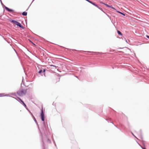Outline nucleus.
I'll use <instances>...</instances> for the list:
<instances>
[{
	"instance_id": "473e14b6",
	"label": "nucleus",
	"mask_w": 149,
	"mask_h": 149,
	"mask_svg": "<svg viewBox=\"0 0 149 149\" xmlns=\"http://www.w3.org/2000/svg\"><path fill=\"white\" fill-rule=\"evenodd\" d=\"M137 142V143H138V144L140 146V147H141V146H142L140 144H139Z\"/></svg>"
},
{
	"instance_id": "39448f33",
	"label": "nucleus",
	"mask_w": 149,
	"mask_h": 149,
	"mask_svg": "<svg viewBox=\"0 0 149 149\" xmlns=\"http://www.w3.org/2000/svg\"><path fill=\"white\" fill-rule=\"evenodd\" d=\"M92 4L94 5L95 6L97 7V8H98L99 9L101 10L109 18L111 17L110 16H109V15H108L105 12H104L102 9V8L100 7L97 5L95 2H93L92 3Z\"/></svg>"
},
{
	"instance_id": "72a5a7b5",
	"label": "nucleus",
	"mask_w": 149,
	"mask_h": 149,
	"mask_svg": "<svg viewBox=\"0 0 149 149\" xmlns=\"http://www.w3.org/2000/svg\"><path fill=\"white\" fill-rule=\"evenodd\" d=\"M54 144L55 146L56 147V149H57V146H56V143H54Z\"/></svg>"
},
{
	"instance_id": "2eb2a0df",
	"label": "nucleus",
	"mask_w": 149,
	"mask_h": 149,
	"mask_svg": "<svg viewBox=\"0 0 149 149\" xmlns=\"http://www.w3.org/2000/svg\"><path fill=\"white\" fill-rule=\"evenodd\" d=\"M117 33H118V34L119 35H121V36L123 34H122V33L120 31H119V30H117Z\"/></svg>"
},
{
	"instance_id": "cd10ccee",
	"label": "nucleus",
	"mask_w": 149,
	"mask_h": 149,
	"mask_svg": "<svg viewBox=\"0 0 149 149\" xmlns=\"http://www.w3.org/2000/svg\"><path fill=\"white\" fill-rule=\"evenodd\" d=\"M51 66H52V67H56V66L55 65H51Z\"/></svg>"
},
{
	"instance_id": "ddd939ff",
	"label": "nucleus",
	"mask_w": 149,
	"mask_h": 149,
	"mask_svg": "<svg viewBox=\"0 0 149 149\" xmlns=\"http://www.w3.org/2000/svg\"><path fill=\"white\" fill-rule=\"evenodd\" d=\"M0 2H1V5L3 7V8H5H5H6V6H5L4 5V4L2 2L1 0H0Z\"/></svg>"
},
{
	"instance_id": "c9c22d12",
	"label": "nucleus",
	"mask_w": 149,
	"mask_h": 149,
	"mask_svg": "<svg viewBox=\"0 0 149 149\" xmlns=\"http://www.w3.org/2000/svg\"><path fill=\"white\" fill-rule=\"evenodd\" d=\"M141 148L142 149H143V148H144L142 146H141Z\"/></svg>"
},
{
	"instance_id": "f03ea898",
	"label": "nucleus",
	"mask_w": 149,
	"mask_h": 149,
	"mask_svg": "<svg viewBox=\"0 0 149 149\" xmlns=\"http://www.w3.org/2000/svg\"><path fill=\"white\" fill-rule=\"evenodd\" d=\"M72 50L73 51H77L80 52H86L90 53H95V54L96 55H98V54H110L109 53H102V52H91V51H82V50L79 51V50H76L74 49H72Z\"/></svg>"
},
{
	"instance_id": "393cba45",
	"label": "nucleus",
	"mask_w": 149,
	"mask_h": 149,
	"mask_svg": "<svg viewBox=\"0 0 149 149\" xmlns=\"http://www.w3.org/2000/svg\"><path fill=\"white\" fill-rule=\"evenodd\" d=\"M100 3H101V4H104H104H105V3H104V2H102V1H100Z\"/></svg>"
},
{
	"instance_id": "2f4dec72",
	"label": "nucleus",
	"mask_w": 149,
	"mask_h": 149,
	"mask_svg": "<svg viewBox=\"0 0 149 149\" xmlns=\"http://www.w3.org/2000/svg\"><path fill=\"white\" fill-rule=\"evenodd\" d=\"M53 141L54 144L55 143V141L54 139H53Z\"/></svg>"
},
{
	"instance_id": "6ab92c4d",
	"label": "nucleus",
	"mask_w": 149,
	"mask_h": 149,
	"mask_svg": "<svg viewBox=\"0 0 149 149\" xmlns=\"http://www.w3.org/2000/svg\"><path fill=\"white\" fill-rule=\"evenodd\" d=\"M29 113H30L31 116L33 118H35V117L33 115V113L31 112L30 111H29Z\"/></svg>"
},
{
	"instance_id": "7ed1b4c3",
	"label": "nucleus",
	"mask_w": 149,
	"mask_h": 149,
	"mask_svg": "<svg viewBox=\"0 0 149 149\" xmlns=\"http://www.w3.org/2000/svg\"><path fill=\"white\" fill-rule=\"evenodd\" d=\"M10 97L13 98H14L17 101H18L22 105H23L25 108L29 112V111H30L29 109H28V107H27L26 105V104L24 103V102L19 97H17V98L19 100H17L15 98L9 96Z\"/></svg>"
},
{
	"instance_id": "9d476101",
	"label": "nucleus",
	"mask_w": 149,
	"mask_h": 149,
	"mask_svg": "<svg viewBox=\"0 0 149 149\" xmlns=\"http://www.w3.org/2000/svg\"><path fill=\"white\" fill-rule=\"evenodd\" d=\"M42 69H40L38 72V73L41 76H42L43 75L42 73Z\"/></svg>"
},
{
	"instance_id": "412c9836",
	"label": "nucleus",
	"mask_w": 149,
	"mask_h": 149,
	"mask_svg": "<svg viewBox=\"0 0 149 149\" xmlns=\"http://www.w3.org/2000/svg\"><path fill=\"white\" fill-rule=\"evenodd\" d=\"M47 142L49 143H51V140L49 138H48L47 139Z\"/></svg>"
},
{
	"instance_id": "e433bc0d",
	"label": "nucleus",
	"mask_w": 149,
	"mask_h": 149,
	"mask_svg": "<svg viewBox=\"0 0 149 149\" xmlns=\"http://www.w3.org/2000/svg\"><path fill=\"white\" fill-rule=\"evenodd\" d=\"M89 109H91V110H92V108H89Z\"/></svg>"
},
{
	"instance_id": "7c9ffc66",
	"label": "nucleus",
	"mask_w": 149,
	"mask_h": 149,
	"mask_svg": "<svg viewBox=\"0 0 149 149\" xmlns=\"http://www.w3.org/2000/svg\"><path fill=\"white\" fill-rule=\"evenodd\" d=\"M132 135L135 137H136V136L134 135V134L132 132Z\"/></svg>"
},
{
	"instance_id": "20e7f679",
	"label": "nucleus",
	"mask_w": 149,
	"mask_h": 149,
	"mask_svg": "<svg viewBox=\"0 0 149 149\" xmlns=\"http://www.w3.org/2000/svg\"><path fill=\"white\" fill-rule=\"evenodd\" d=\"M26 92V90H23L22 89H19V90L17 91V93L19 96H22L25 95Z\"/></svg>"
},
{
	"instance_id": "a211bd4d",
	"label": "nucleus",
	"mask_w": 149,
	"mask_h": 149,
	"mask_svg": "<svg viewBox=\"0 0 149 149\" xmlns=\"http://www.w3.org/2000/svg\"><path fill=\"white\" fill-rule=\"evenodd\" d=\"M106 120H107L108 122L109 123V122H110L111 123H112L113 124V123L112 122H109V120H111V118H109V119H106Z\"/></svg>"
},
{
	"instance_id": "f3484780",
	"label": "nucleus",
	"mask_w": 149,
	"mask_h": 149,
	"mask_svg": "<svg viewBox=\"0 0 149 149\" xmlns=\"http://www.w3.org/2000/svg\"><path fill=\"white\" fill-rule=\"evenodd\" d=\"M3 94L2 93H0V97H3V96H8V94H6L5 95H1Z\"/></svg>"
},
{
	"instance_id": "4be33fe9",
	"label": "nucleus",
	"mask_w": 149,
	"mask_h": 149,
	"mask_svg": "<svg viewBox=\"0 0 149 149\" xmlns=\"http://www.w3.org/2000/svg\"><path fill=\"white\" fill-rule=\"evenodd\" d=\"M104 5H105L107 7H108L109 8H110V7H111V6H110V5H109L108 4H106V3H105Z\"/></svg>"
},
{
	"instance_id": "f8f14e48",
	"label": "nucleus",
	"mask_w": 149,
	"mask_h": 149,
	"mask_svg": "<svg viewBox=\"0 0 149 149\" xmlns=\"http://www.w3.org/2000/svg\"><path fill=\"white\" fill-rule=\"evenodd\" d=\"M116 12L120 14L123 15L125 16V13H122V12H121L120 11H118L117 10H116Z\"/></svg>"
},
{
	"instance_id": "c756f323",
	"label": "nucleus",
	"mask_w": 149,
	"mask_h": 149,
	"mask_svg": "<svg viewBox=\"0 0 149 149\" xmlns=\"http://www.w3.org/2000/svg\"><path fill=\"white\" fill-rule=\"evenodd\" d=\"M140 138H141V139L142 140H143V137H142V136H141Z\"/></svg>"
},
{
	"instance_id": "5701e85b",
	"label": "nucleus",
	"mask_w": 149,
	"mask_h": 149,
	"mask_svg": "<svg viewBox=\"0 0 149 149\" xmlns=\"http://www.w3.org/2000/svg\"><path fill=\"white\" fill-rule=\"evenodd\" d=\"M86 1H88V2H89V3H91V4L93 2L92 1L89 0H86Z\"/></svg>"
},
{
	"instance_id": "aec40b11",
	"label": "nucleus",
	"mask_w": 149,
	"mask_h": 149,
	"mask_svg": "<svg viewBox=\"0 0 149 149\" xmlns=\"http://www.w3.org/2000/svg\"><path fill=\"white\" fill-rule=\"evenodd\" d=\"M11 95H14L15 96H16V93H12L11 94Z\"/></svg>"
},
{
	"instance_id": "f704fd0d",
	"label": "nucleus",
	"mask_w": 149,
	"mask_h": 149,
	"mask_svg": "<svg viewBox=\"0 0 149 149\" xmlns=\"http://www.w3.org/2000/svg\"><path fill=\"white\" fill-rule=\"evenodd\" d=\"M123 48H121V47H119V48H118V49H122Z\"/></svg>"
},
{
	"instance_id": "6e6552de",
	"label": "nucleus",
	"mask_w": 149,
	"mask_h": 149,
	"mask_svg": "<svg viewBox=\"0 0 149 149\" xmlns=\"http://www.w3.org/2000/svg\"><path fill=\"white\" fill-rule=\"evenodd\" d=\"M5 9L7 11H8L10 12H14V10L12 9H11L9 8H8L7 7H6Z\"/></svg>"
},
{
	"instance_id": "4c0bfd02",
	"label": "nucleus",
	"mask_w": 149,
	"mask_h": 149,
	"mask_svg": "<svg viewBox=\"0 0 149 149\" xmlns=\"http://www.w3.org/2000/svg\"><path fill=\"white\" fill-rule=\"evenodd\" d=\"M114 126L116 127V126L115 125H114Z\"/></svg>"
},
{
	"instance_id": "58836bf2",
	"label": "nucleus",
	"mask_w": 149,
	"mask_h": 149,
	"mask_svg": "<svg viewBox=\"0 0 149 149\" xmlns=\"http://www.w3.org/2000/svg\"><path fill=\"white\" fill-rule=\"evenodd\" d=\"M126 42H127V40H126Z\"/></svg>"
},
{
	"instance_id": "0eeeda50",
	"label": "nucleus",
	"mask_w": 149,
	"mask_h": 149,
	"mask_svg": "<svg viewBox=\"0 0 149 149\" xmlns=\"http://www.w3.org/2000/svg\"><path fill=\"white\" fill-rule=\"evenodd\" d=\"M24 79L23 77V79L22 81V82L21 84V87L20 88H19L20 89H22L23 90H27V89L26 88L22 86V85H23L24 86L25 85L24 83L23 82V80Z\"/></svg>"
},
{
	"instance_id": "b1692460",
	"label": "nucleus",
	"mask_w": 149,
	"mask_h": 149,
	"mask_svg": "<svg viewBox=\"0 0 149 149\" xmlns=\"http://www.w3.org/2000/svg\"><path fill=\"white\" fill-rule=\"evenodd\" d=\"M110 8H112V9H114V10H116V9L115 8H114L113 7V6H111V7H110Z\"/></svg>"
},
{
	"instance_id": "423d86ee",
	"label": "nucleus",
	"mask_w": 149,
	"mask_h": 149,
	"mask_svg": "<svg viewBox=\"0 0 149 149\" xmlns=\"http://www.w3.org/2000/svg\"><path fill=\"white\" fill-rule=\"evenodd\" d=\"M10 21L12 23L16 24L17 26H19L20 28V27H22V25L21 23L16 20H10Z\"/></svg>"
},
{
	"instance_id": "a878e982",
	"label": "nucleus",
	"mask_w": 149,
	"mask_h": 149,
	"mask_svg": "<svg viewBox=\"0 0 149 149\" xmlns=\"http://www.w3.org/2000/svg\"><path fill=\"white\" fill-rule=\"evenodd\" d=\"M34 0H33V1H32V2H31V3L30 4V6H29V7L31 5V4H32V3L33 2ZM29 8H27V9L26 10H28V9H29Z\"/></svg>"
},
{
	"instance_id": "bb28decb",
	"label": "nucleus",
	"mask_w": 149,
	"mask_h": 149,
	"mask_svg": "<svg viewBox=\"0 0 149 149\" xmlns=\"http://www.w3.org/2000/svg\"><path fill=\"white\" fill-rule=\"evenodd\" d=\"M20 28L22 29H24L25 28V27L23 26H22V27H20Z\"/></svg>"
},
{
	"instance_id": "dca6fc26",
	"label": "nucleus",
	"mask_w": 149,
	"mask_h": 149,
	"mask_svg": "<svg viewBox=\"0 0 149 149\" xmlns=\"http://www.w3.org/2000/svg\"><path fill=\"white\" fill-rule=\"evenodd\" d=\"M46 69H43V70H42V73L45 76V72L46 71Z\"/></svg>"
},
{
	"instance_id": "4468645a",
	"label": "nucleus",
	"mask_w": 149,
	"mask_h": 149,
	"mask_svg": "<svg viewBox=\"0 0 149 149\" xmlns=\"http://www.w3.org/2000/svg\"><path fill=\"white\" fill-rule=\"evenodd\" d=\"M27 12H26V11H24V12H23L22 13V15L23 16H26V15H27Z\"/></svg>"
},
{
	"instance_id": "9b49d317",
	"label": "nucleus",
	"mask_w": 149,
	"mask_h": 149,
	"mask_svg": "<svg viewBox=\"0 0 149 149\" xmlns=\"http://www.w3.org/2000/svg\"><path fill=\"white\" fill-rule=\"evenodd\" d=\"M33 119V120L36 123V125L38 126V128L39 129V125H38V123L37 121V120H36V119L35 118H34Z\"/></svg>"
},
{
	"instance_id": "1a4fd4ad",
	"label": "nucleus",
	"mask_w": 149,
	"mask_h": 149,
	"mask_svg": "<svg viewBox=\"0 0 149 149\" xmlns=\"http://www.w3.org/2000/svg\"><path fill=\"white\" fill-rule=\"evenodd\" d=\"M40 135L42 137V146H43V149H44V148H45V145H44V143L43 142V138H42V133L40 132Z\"/></svg>"
},
{
	"instance_id": "f257e3e1",
	"label": "nucleus",
	"mask_w": 149,
	"mask_h": 149,
	"mask_svg": "<svg viewBox=\"0 0 149 149\" xmlns=\"http://www.w3.org/2000/svg\"><path fill=\"white\" fill-rule=\"evenodd\" d=\"M40 117L41 120L42 121L43 124V126L42 129L43 130V132L46 135H48L49 133V130L47 124V123H45V117L42 108L41 110Z\"/></svg>"
},
{
	"instance_id": "c85d7f7f",
	"label": "nucleus",
	"mask_w": 149,
	"mask_h": 149,
	"mask_svg": "<svg viewBox=\"0 0 149 149\" xmlns=\"http://www.w3.org/2000/svg\"><path fill=\"white\" fill-rule=\"evenodd\" d=\"M146 36L147 38L149 39V36L146 35Z\"/></svg>"
}]
</instances>
